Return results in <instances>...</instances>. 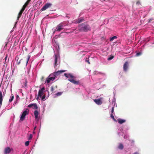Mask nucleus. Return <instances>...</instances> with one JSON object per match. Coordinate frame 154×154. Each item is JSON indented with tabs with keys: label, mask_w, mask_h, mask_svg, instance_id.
I'll return each instance as SVG.
<instances>
[{
	"label": "nucleus",
	"mask_w": 154,
	"mask_h": 154,
	"mask_svg": "<svg viewBox=\"0 0 154 154\" xmlns=\"http://www.w3.org/2000/svg\"><path fill=\"white\" fill-rule=\"evenodd\" d=\"M128 62L126 61L124 64L123 69L124 71H126L127 70L128 67Z\"/></svg>",
	"instance_id": "9b49d317"
},
{
	"label": "nucleus",
	"mask_w": 154,
	"mask_h": 154,
	"mask_svg": "<svg viewBox=\"0 0 154 154\" xmlns=\"http://www.w3.org/2000/svg\"><path fill=\"white\" fill-rule=\"evenodd\" d=\"M25 83L24 84V85L25 87H26V86H27V81H26V79H25Z\"/></svg>",
	"instance_id": "f704fd0d"
},
{
	"label": "nucleus",
	"mask_w": 154,
	"mask_h": 154,
	"mask_svg": "<svg viewBox=\"0 0 154 154\" xmlns=\"http://www.w3.org/2000/svg\"><path fill=\"white\" fill-rule=\"evenodd\" d=\"M55 76L52 73L50 74L46 79V82L48 84L51 81H53L56 79Z\"/></svg>",
	"instance_id": "20e7f679"
},
{
	"label": "nucleus",
	"mask_w": 154,
	"mask_h": 154,
	"mask_svg": "<svg viewBox=\"0 0 154 154\" xmlns=\"http://www.w3.org/2000/svg\"><path fill=\"white\" fill-rule=\"evenodd\" d=\"M63 23H61L58 24L56 27V29H55V32L58 31L60 32L61 30L63 29V27L65 26Z\"/></svg>",
	"instance_id": "39448f33"
},
{
	"label": "nucleus",
	"mask_w": 154,
	"mask_h": 154,
	"mask_svg": "<svg viewBox=\"0 0 154 154\" xmlns=\"http://www.w3.org/2000/svg\"><path fill=\"white\" fill-rule=\"evenodd\" d=\"M84 21V19L83 18H80V19H78V20H77L75 22L77 23H79L83 21Z\"/></svg>",
	"instance_id": "f3484780"
},
{
	"label": "nucleus",
	"mask_w": 154,
	"mask_h": 154,
	"mask_svg": "<svg viewBox=\"0 0 154 154\" xmlns=\"http://www.w3.org/2000/svg\"><path fill=\"white\" fill-rule=\"evenodd\" d=\"M114 57V56L112 55H111L110 57L108 58L107 60H111Z\"/></svg>",
	"instance_id": "5701e85b"
},
{
	"label": "nucleus",
	"mask_w": 154,
	"mask_h": 154,
	"mask_svg": "<svg viewBox=\"0 0 154 154\" xmlns=\"http://www.w3.org/2000/svg\"><path fill=\"white\" fill-rule=\"evenodd\" d=\"M40 97V96H38H38L36 97V99L37 100H38L39 98V97Z\"/></svg>",
	"instance_id": "58836bf2"
},
{
	"label": "nucleus",
	"mask_w": 154,
	"mask_h": 154,
	"mask_svg": "<svg viewBox=\"0 0 154 154\" xmlns=\"http://www.w3.org/2000/svg\"><path fill=\"white\" fill-rule=\"evenodd\" d=\"M141 53L140 52H138L136 54V56L137 57L139 56H140V55H141Z\"/></svg>",
	"instance_id": "c85d7f7f"
},
{
	"label": "nucleus",
	"mask_w": 154,
	"mask_h": 154,
	"mask_svg": "<svg viewBox=\"0 0 154 154\" xmlns=\"http://www.w3.org/2000/svg\"><path fill=\"white\" fill-rule=\"evenodd\" d=\"M118 148L119 149H122L124 148L123 144L121 143H120L118 146Z\"/></svg>",
	"instance_id": "a211bd4d"
},
{
	"label": "nucleus",
	"mask_w": 154,
	"mask_h": 154,
	"mask_svg": "<svg viewBox=\"0 0 154 154\" xmlns=\"http://www.w3.org/2000/svg\"><path fill=\"white\" fill-rule=\"evenodd\" d=\"M41 98H42V100L44 99L45 98V95H44L43 96H42Z\"/></svg>",
	"instance_id": "72a5a7b5"
},
{
	"label": "nucleus",
	"mask_w": 154,
	"mask_h": 154,
	"mask_svg": "<svg viewBox=\"0 0 154 154\" xmlns=\"http://www.w3.org/2000/svg\"><path fill=\"white\" fill-rule=\"evenodd\" d=\"M36 128V127H35L34 128V130H35Z\"/></svg>",
	"instance_id": "37998d69"
},
{
	"label": "nucleus",
	"mask_w": 154,
	"mask_h": 154,
	"mask_svg": "<svg viewBox=\"0 0 154 154\" xmlns=\"http://www.w3.org/2000/svg\"><path fill=\"white\" fill-rule=\"evenodd\" d=\"M64 75L67 78H71L70 79H69L68 80L72 83L76 85H79L80 84L79 81L75 80L74 79L75 77L71 74L65 73H64Z\"/></svg>",
	"instance_id": "f257e3e1"
},
{
	"label": "nucleus",
	"mask_w": 154,
	"mask_h": 154,
	"mask_svg": "<svg viewBox=\"0 0 154 154\" xmlns=\"http://www.w3.org/2000/svg\"><path fill=\"white\" fill-rule=\"evenodd\" d=\"M94 101L97 105H101L102 102L100 99H94Z\"/></svg>",
	"instance_id": "4468645a"
},
{
	"label": "nucleus",
	"mask_w": 154,
	"mask_h": 154,
	"mask_svg": "<svg viewBox=\"0 0 154 154\" xmlns=\"http://www.w3.org/2000/svg\"><path fill=\"white\" fill-rule=\"evenodd\" d=\"M141 5V4H140V1H137V2H136V5Z\"/></svg>",
	"instance_id": "c756f323"
},
{
	"label": "nucleus",
	"mask_w": 154,
	"mask_h": 154,
	"mask_svg": "<svg viewBox=\"0 0 154 154\" xmlns=\"http://www.w3.org/2000/svg\"><path fill=\"white\" fill-rule=\"evenodd\" d=\"M117 38V37L116 36H114L113 37H112V38H111L110 39V42H112L113 41V40L114 39H116Z\"/></svg>",
	"instance_id": "4be33fe9"
},
{
	"label": "nucleus",
	"mask_w": 154,
	"mask_h": 154,
	"mask_svg": "<svg viewBox=\"0 0 154 154\" xmlns=\"http://www.w3.org/2000/svg\"><path fill=\"white\" fill-rule=\"evenodd\" d=\"M38 111L37 110H35L34 112L35 118L36 119H38V120L39 119L38 117Z\"/></svg>",
	"instance_id": "2eb2a0df"
},
{
	"label": "nucleus",
	"mask_w": 154,
	"mask_h": 154,
	"mask_svg": "<svg viewBox=\"0 0 154 154\" xmlns=\"http://www.w3.org/2000/svg\"><path fill=\"white\" fill-rule=\"evenodd\" d=\"M66 17L69 18V16L68 15V14H66Z\"/></svg>",
	"instance_id": "a19ab883"
},
{
	"label": "nucleus",
	"mask_w": 154,
	"mask_h": 154,
	"mask_svg": "<svg viewBox=\"0 0 154 154\" xmlns=\"http://www.w3.org/2000/svg\"><path fill=\"white\" fill-rule=\"evenodd\" d=\"M114 107H112V110H111V113L112 114L114 112Z\"/></svg>",
	"instance_id": "473e14b6"
},
{
	"label": "nucleus",
	"mask_w": 154,
	"mask_h": 154,
	"mask_svg": "<svg viewBox=\"0 0 154 154\" xmlns=\"http://www.w3.org/2000/svg\"><path fill=\"white\" fill-rule=\"evenodd\" d=\"M3 100L2 91H0V106H1L2 104Z\"/></svg>",
	"instance_id": "ddd939ff"
},
{
	"label": "nucleus",
	"mask_w": 154,
	"mask_h": 154,
	"mask_svg": "<svg viewBox=\"0 0 154 154\" xmlns=\"http://www.w3.org/2000/svg\"><path fill=\"white\" fill-rule=\"evenodd\" d=\"M28 114L29 110H27L24 111L20 117V121H23L24 119L25 116Z\"/></svg>",
	"instance_id": "423d86ee"
},
{
	"label": "nucleus",
	"mask_w": 154,
	"mask_h": 154,
	"mask_svg": "<svg viewBox=\"0 0 154 154\" xmlns=\"http://www.w3.org/2000/svg\"><path fill=\"white\" fill-rule=\"evenodd\" d=\"M29 2H28L27 1L26 3H25V4L23 5L25 7H26V6L28 5L29 4Z\"/></svg>",
	"instance_id": "a878e982"
},
{
	"label": "nucleus",
	"mask_w": 154,
	"mask_h": 154,
	"mask_svg": "<svg viewBox=\"0 0 154 154\" xmlns=\"http://www.w3.org/2000/svg\"><path fill=\"white\" fill-rule=\"evenodd\" d=\"M14 98V96L12 94L9 100V102H11L13 100Z\"/></svg>",
	"instance_id": "412c9836"
},
{
	"label": "nucleus",
	"mask_w": 154,
	"mask_h": 154,
	"mask_svg": "<svg viewBox=\"0 0 154 154\" xmlns=\"http://www.w3.org/2000/svg\"><path fill=\"white\" fill-rule=\"evenodd\" d=\"M29 141H27L25 143V145L26 146H28L29 144Z\"/></svg>",
	"instance_id": "cd10ccee"
},
{
	"label": "nucleus",
	"mask_w": 154,
	"mask_h": 154,
	"mask_svg": "<svg viewBox=\"0 0 154 154\" xmlns=\"http://www.w3.org/2000/svg\"><path fill=\"white\" fill-rule=\"evenodd\" d=\"M30 56L29 55L24 57L23 59H21L20 61H17V65H19L20 64L23 65H25L27 66V63L30 58Z\"/></svg>",
	"instance_id": "7ed1b4c3"
},
{
	"label": "nucleus",
	"mask_w": 154,
	"mask_h": 154,
	"mask_svg": "<svg viewBox=\"0 0 154 154\" xmlns=\"http://www.w3.org/2000/svg\"><path fill=\"white\" fill-rule=\"evenodd\" d=\"M44 80V76H42L41 78V80L42 81H43Z\"/></svg>",
	"instance_id": "c9c22d12"
},
{
	"label": "nucleus",
	"mask_w": 154,
	"mask_h": 154,
	"mask_svg": "<svg viewBox=\"0 0 154 154\" xmlns=\"http://www.w3.org/2000/svg\"><path fill=\"white\" fill-rule=\"evenodd\" d=\"M86 61L87 62H88V63L89 64L90 63V62H89V60H86Z\"/></svg>",
	"instance_id": "e433bc0d"
},
{
	"label": "nucleus",
	"mask_w": 154,
	"mask_h": 154,
	"mask_svg": "<svg viewBox=\"0 0 154 154\" xmlns=\"http://www.w3.org/2000/svg\"><path fill=\"white\" fill-rule=\"evenodd\" d=\"M33 133H35V132L33 131Z\"/></svg>",
	"instance_id": "c03bdc74"
},
{
	"label": "nucleus",
	"mask_w": 154,
	"mask_h": 154,
	"mask_svg": "<svg viewBox=\"0 0 154 154\" xmlns=\"http://www.w3.org/2000/svg\"><path fill=\"white\" fill-rule=\"evenodd\" d=\"M52 5V4L50 3H47L41 9L42 11L45 10L46 9L50 7Z\"/></svg>",
	"instance_id": "0eeeda50"
},
{
	"label": "nucleus",
	"mask_w": 154,
	"mask_h": 154,
	"mask_svg": "<svg viewBox=\"0 0 154 154\" xmlns=\"http://www.w3.org/2000/svg\"><path fill=\"white\" fill-rule=\"evenodd\" d=\"M32 138V135L31 134H30L29 135V137L28 139L29 140H31Z\"/></svg>",
	"instance_id": "7c9ffc66"
},
{
	"label": "nucleus",
	"mask_w": 154,
	"mask_h": 154,
	"mask_svg": "<svg viewBox=\"0 0 154 154\" xmlns=\"http://www.w3.org/2000/svg\"><path fill=\"white\" fill-rule=\"evenodd\" d=\"M133 154H139V153L137 152H134Z\"/></svg>",
	"instance_id": "ea45409f"
},
{
	"label": "nucleus",
	"mask_w": 154,
	"mask_h": 154,
	"mask_svg": "<svg viewBox=\"0 0 154 154\" xmlns=\"http://www.w3.org/2000/svg\"><path fill=\"white\" fill-rule=\"evenodd\" d=\"M23 13V12H22V11H20L19 12V14H18V17H17V20H19V18H20V17H21Z\"/></svg>",
	"instance_id": "6ab92c4d"
},
{
	"label": "nucleus",
	"mask_w": 154,
	"mask_h": 154,
	"mask_svg": "<svg viewBox=\"0 0 154 154\" xmlns=\"http://www.w3.org/2000/svg\"><path fill=\"white\" fill-rule=\"evenodd\" d=\"M11 152V149L10 148L8 147L5 149L4 152L5 154H8L10 153Z\"/></svg>",
	"instance_id": "f8f14e48"
},
{
	"label": "nucleus",
	"mask_w": 154,
	"mask_h": 154,
	"mask_svg": "<svg viewBox=\"0 0 154 154\" xmlns=\"http://www.w3.org/2000/svg\"><path fill=\"white\" fill-rule=\"evenodd\" d=\"M54 58H55L54 65H55V66H56L57 65V56L56 55H55Z\"/></svg>",
	"instance_id": "aec40b11"
},
{
	"label": "nucleus",
	"mask_w": 154,
	"mask_h": 154,
	"mask_svg": "<svg viewBox=\"0 0 154 154\" xmlns=\"http://www.w3.org/2000/svg\"><path fill=\"white\" fill-rule=\"evenodd\" d=\"M28 106L29 108L33 107V108L35 109H37L38 108L37 105L36 103L30 104L28 105Z\"/></svg>",
	"instance_id": "9d476101"
},
{
	"label": "nucleus",
	"mask_w": 154,
	"mask_h": 154,
	"mask_svg": "<svg viewBox=\"0 0 154 154\" xmlns=\"http://www.w3.org/2000/svg\"><path fill=\"white\" fill-rule=\"evenodd\" d=\"M118 122V123L120 124H122L124 122H125L126 121L124 119H119L117 120Z\"/></svg>",
	"instance_id": "dca6fc26"
},
{
	"label": "nucleus",
	"mask_w": 154,
	"mask_h": 154,
	"mask_svg": "<svg viewBox=\"0 0 154 154\" xmlns=\"http://www.w3.org/2000/svg\"><path fill=\"white\" fill-rule=\"evenodd\" d=\"M66 71V70H58L56 72H55L52 74L54 75L55 76V77L56 78L57 76L60 75L61 73L62 72H64Z\"/></svg>",
	"instance_id": "6e6552de"
},
{
	"label": "nucleus",
	"mask_w": 154,
	"mask_h": 154,
	"mask_svg": "<svg viewBox=\"0 0 154 154\" xmlns=\"http://www.w3.org/2000/svg\"><path fill=\"white\" fill-rule=\"evenodd\" d=\"M79 26L80 27L79 30L80 31L87 32L91 30V28L89 25L85 23L80 24Z\"/></svg>",
	"instance_id": "f03ea898"
},
{
	"label": "nucleus",
	"mask_w": 154,
	"mask_h": 154,
	"mask_svg": "<svg viewBox=\"0 0 154 154\" xmlns=\"http://www.w3.org/2000/svg\"><path fill=\"white\" fill-rule=\"evenodd\" d=\"M152 20V19H149V22H150V21H151Z\"/></svg>",
	"instance_id": "4c0bfd02"
},
{
	"label": "nucleus",
	"mask_w": 154,
	"mask_h": 154,
	"mask_svg": "<svg viewBox=\"0 0 154 154\" xmlns=\"http://www.w3.org/2000/svg\"><path fill=\"white\" fill-rule=\"evenodd\" d=\"M26 8V7H25L24 6H23V7H22V9H21V10H20V11H22V12H23V11H24V10H25V8Z\"/></svg>",
	"instance_id": "bb28decb"
},
{
	"label": "nucleus",
	"mask_w": 154,
	"mask_h": 154,
	"mask_svg": "<svg viewBox=\"0 0 154 154\" xmlns=\"http://www.w3.org/2000/svg\"><path fill=\"white\" fill-rule=\"evenodd\" d=\"M54 90V88L53 86H51V91L53 92Z\"/></svg>",
	"instance_id": "2f4dec72"
},
{
	"label": "nucleus",
	"mask_w": 154,
	"mask_h": 154,
	"mask_svg": "<svg viewBox=\"0 0 154 154\" xmlns=\"http://www.w3.org/2000/svg\"><path fill=\"white\" fill-rule=\"evenodd\" d=\"M62 94V92H59L55 94V95L57 96H60Z\"/></svg>",
	"instance_id": "393cba45"
},
{
	"label": "nucleus",
	"mask_w": 154,
	"mask_h": 154,
	"mask_svg": "<svg viewBox=\"0 0 154 154\" xmlns=\"http://www.w3.org/2000/svg\"><path fill=\"white\" fill-rule=\"evenodd\" d=\"M45 88L44 87L42 88L41 89H40L38 92V95L40 97H41L44 93V91Z\"/></svg>",
	"instance_id": "1a4fd4ad"
},
{
	"label": "nucleus",
	"mask_w": 154,
	"mask_h": 154,
	"mask_svg": "<svg viewBox=\"0 0 154 154\" xmlns=\"http://www.w3.org/2000/svg\"><path fill=\"white\" fill-rule=\"evenodd\" d=\"M31 0H28L27 1L28 2H30L31 1Z\"/></svg>",
	"instance_id": "79ce46f5"
},
{
	"label": "nucleus",
	"mask_w": 154,
	"mask_h": 154,
	"mask_svg": "<svg viewBox=\"0 0 154 154\" xmlns=\"http://www.w3.org/2000/svg\"><path fill=\"white\" fill-rule=\"evenodd\" d=\"M110 117L115 121H116V119H115L114 117V116L112 114V113H111V114H110Z\"/></svg>",
	"instance_id": "b1692460"
}]
</instances>
